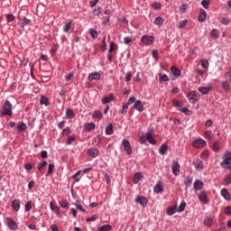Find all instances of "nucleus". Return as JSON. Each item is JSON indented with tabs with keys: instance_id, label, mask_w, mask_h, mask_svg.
Returning a JSON list of instances; mask_svg holds the SVG:
<instances>
[{
	"instance_id": "nucleus-1",
	"label": "nucleus",
	"mask_w": 231,
	"mask_h": 231,
	"mask_svg": "<svg viewBox=\"0 0 231 231\" xmlns=\"http://www.w3.org/2000/svg\"><path fill=\"white\" fill-rule=\"evenodd\" d=\"M0 115H2V116H12L14 115V112H12V103L5 100Z\"/></svg>"
},
{
	"instance_id": "nucleus-2",
	"label": "nucleus",
	"mask_w": 231,
	"mask_h": 231,
	"mask_svg": "<svg viewBox=\"0 0 231 231\" xmlns=\"http://www.w3.org/2000/svg\"><path fill=\"white\" fill-rule=\"evenodd\" d=\"M199 97H200L199 93H197L196 91H190L187 95V98H189L191 104H196V102L199 100Z\"/></svg>"
},
{
	"instance_id": "nucleus-3",
	"label": "nucleus",
	"mask_w": 231,
	"mask_h": 231,
	"mask_svg": "<svg viewBox=\"0 0 231 231\" xmlns=\"http://www.w3.org/2000/svg\"><path fill=\"white\" fill-rule=\"evenodd\" d=\"M152 129L148 128L145 138L149 142V143H151L152 145H156V140L154 139V136H152Z\"/></svg>"
},
{
	"instance_id": "nucleus-4",
	"label": "nucleus",
	"mask_w": 231,
	"mask_h": 231,
	"mask_svg": "<svg viewBox=\"0 0 231 231\" xmlns=\"http://www.w3.org/2000/svg\"><path fill=\"white\" fill-rule=\"evenodd\" d=\"M122 145L125 148V151L127 154H133V147H131V143L127 139L122 141Z\"/></svg>"
},
{
	"instance_id": "nucleus-5",
	"label": "nucleus",
	"mask_w": 231,
	"mask_h": 231,
	"mask_svg": "<svg viewBox=\"0 0 231 231\" xmlns=\"http://www.w3.org/2000/svg\"><path fill=\"white\" fill-rule=\"evenodd\" d=\"M135 203H139L141 207H143V208H145V207H147V203H149V200L147 199V198L138 195L135 198Z\"/></svg>"
},
{
	"instance_id": "nucleus-6",
	"label": "nucleus",
	"mask_w": 231,
	"mask_h": 231,
	"mask_svg": "<svg viewBox=\"0 0 231 231\" xmlns=\"http://www.w3.org/2000/svg\"><path fill=\"white\" fill-rule=\"evenodd\" d=\"M141 41L144 44L151 46V45L154 44V36L143 35V36H142Z\"/></svg>"
},
{
	"instance_id": "nucleus-7",
	"label": "nucleus",
	"mask_w": 231,
	"mask_h": 231,
	"mask_svg": "<svg viewBox=\"0 0 231 231\" xmlns=\"http://www.w3.org/2000/svg\"><path fill=\"white\" fill-rule=\"evenodd\" d=\"M231 166V152H228L226 157L221 162V167L224 169H230Z\"/></svg>"
},
{
	"instance_id": "nucleus-8",
	"label": "nucleus",
	"mask_w": 231,
	"mask_h": 231,
	"mask_svg": "<svg viewBox=\"0 0 231 231\" xmlns=\"http://www.w3.org/2000/svg\"><path fill=\"white\" fill-rule=\"evenodd\" d=\"M193 147H197L198 149L201 147H205L207 145V142L203 140L202 138H199L193 141Z\"/></svg>"
},
{
	"instance_id": "nucleus-9",
	"label": "nucleus",
	"mask_w": 231,
	"mask_h": 231,
	"mask_svg": "<svg viewBox=\"0 0 231 231\" xmlns=\"http://www.w3.org/2000/svg\"><path fill=\"white\" fill-rule=\"evenodd\" d=\"M153 192H155V194H162V192H163V183L162 182V180H158L156 185L153 188Z\"/></svg>"
},
{
	"instance_id": "nucleus-10",
	"label": "nucleus",
	"mask_w": 231,
	"mask_h": 231,
	"mask_svg": "<svg viewBox=\"0 0 231 231\" xmlns=\"http://www.w3.org/2000/svg\"><path fill=\"white\" fill-rule=\"evenodd\" d=\"M171 171L175 176L180 174V162H178V161L172 162Z\"/></svg>"
},
{
	"instance_id": "nucleus-11",
	"label": "nucleus",
	"mask_w": 231,
	"mask_h": 231,
	"mask_svg": "<svg viewBox=\"0 0 231 231\" xmlns=\"http://www.w3.org/2000/svg\"><path fill=\"white\" fill-rule=\"evenodd\" d=\"M198 21L199 23H205V21H207V11H205L203 8H200Z\"/></svg>"
},
{
	"instance_id": "nucleus-12",
	"label": "nucleus",
	"mask_w": 231,
	"mask_h": 231,
	"mask_svg": "<svg viewBox=\"0 0 231 231\" xmlns=\"http://www.w3.org/2000/svg\"><path fill=\"white\" fill-rule=\"evenodd\" d=\"M26 129H28L26 123H24V122L17 123V125H16L17 133H23V131H26Z\"/></svg>"
},
{
	"instance_id": "nucleus-13",
	"label": "nucleus",
	"mask_w": 231,
	"mask_h": 231,
	"mask_svg": "<svg viewBox=\"0 0 231 231\" xmlns=\"http://www.w3.org/2000/svg\"><path fill=\"white\" fill-rule=\"evenodd\" d=\"M220 194H221L222 198H224V199H226V201L231 200L230 192H228V189H226V188L221 189Z\"/></svg>"
},
{
	"instance_id": "nucleus-14",
	"label": "nucleus",
	"mask_w": 231,
	"mask_h": 231,
	"mask_svg": "<svg viewBox=\"0 0 231 231\" xmlns=\"http://www.w3.org/2000/svg\"><path fill=\"white\" fill-rule=\"evenodd\" d=\"M178 205H175L173 207H168L166 208V214L167 216H174L176 212H178Z\"/></svg>"
},
{
	"instance_id": "nucleus-15",
	"label": "nucleus",
	"mask_w": 231,
	"mask_h": 231,
	"mask_svg": "<svg viewBox=\"0 0 231 231\" xmlns=\"http://www.w3.org/2000/svg\"><path fill=\"white\" fill-rule=\"evenodd\" d=\"M12 208H13V210H14L15 212H19L21 208V200L14 199L12 201Z\"/></svg>"
},
{
	"instance_id": "nucleus-16",
	"label": "nucleus",
	"mask_w": 231,
	"mask_h": 231,
	"mask_svg": "<svg viewBox=\"0 0 231 231\" xmlns=\"http://www.w3.org/2000/svg\"><path fill=\"white\" fill-rule=\"evenodd\" d=\"M7 222H8V228L10 230H17V223L14 221L11 217H7Z\"/></svg>"
},
{
	"instance_id": "nucleus-17",
	"label": "nucleus",
	"mask_w": 231,
	"mask_h": 231,
	"mask_svg": "<svg viewBox=\"0 0 231 231\" xmlns=\"http://www.w3.org/2000/svg\"><path fill=\"white\" fill-rule=\"evenodd\" d=\"M113 100H115V95L109 94L107 97H103L101 102L102 104H111Z\"/></svg>"
},
{
	"instance_id": "nucleus-18",
	"label": "nucleus",
	"mask_w": 231,
	"mask_h": 231,
	"mask_svg": "<svg viewBox=\"0 0 231 231\" xmlns=\"http://www.w3.org/2000/svg\"><path fill=\"white\" fill-rule=\"evenodd\" d=\"M134 109H136V111H139V113H142V111H143V104L140 99H137L135 101Z\"/></svg>"
},
{
	"instance_id": "nucleus-19",
	"label": "nucleus",
	"mask_w": 231,
	"mask_h": 231,
	"mask_svg": "<svg viewBox=\"0 0 231 231\" xmlns=\"http://www.w3.org/2000/svg\"><path fill=\"white\" fill-rule=\"evenodd\" d=\"M193 187L196 192H198V190H201V189H203V181L196 180L193 183Z\"/></svg>"
},
{
	"instance_id": "nucleus-20",
	"label": "nucleus",
	"mask_w": 231,
	"mask_h": 231,
	"mask_svg": "<svg viewBox=\"0 0 231 231\" xmlns=\"http://www.w3.org/2000/svg\"><path fill=\"white\" fill-rule=\"evenodd\" d=\"M171 73L175 77V78H172V80H176V79H178V77L181 75V70H180V69L176 67H171Z\"/></svg>"
},
{
	"instance_id": "nucleus-21",
	"label": "nucleus",
	"mask_w": 231,
	"mask_h": 231,
	"mask_svg": "<svg viewBox=\"0 0 231 231\" xmlns=\"http://www.w3.org/2000/svg\"><path fill=\"white\" fill-rule=\"evenodd\" d=\"M212 86L209 87H200L199 88V91L202 94V95H208L210 93V91H212Z\"/></svg>"
},
{
	"instance_id": "nucleus-22",
	"label": "nucleus",
	"mask_w": 231,
	"mask_h": 231,
	"mask_svg": "<svg viewBox=\"0 0 231 231\" xmlns=\"http://www.w3.org/2000/svg\"><path fill=\"white\" fill-rule=\"evenodd\" d=\"M101 76L98 72H92L88 75V80H100Z\"/></svg>"
},
{
	"instance_id": "nucleus-23",
	"label": "nucleus",
	"mask_w": 231,
	"mask_h": 231,
	"mask_svg": "<svg viewBox=\"0 0 231 231\" xmlns=\"http://www.w3.org/2000/svg\"><path fill=\"white\" fill-rule=\"evenodd\" d=\"M88 154L92 156V158H97L98 156V150L97 148H89L88 151Z\"/></svg>"
},
{
	"instance_id": "nucleus-24",
	"label": "nucleus",
	"mask_w": 231,
	"mask_h": 231,
	"mask_svg": "<svg viewBox=\"0 0 231 231\" xmlns=\"http://www.w3.org/2000/svg\"><path fill=\"white\" fill-rule=\"evenodd\" d=\"M192 177L187 176L184 180V185L186 189H189V187H192Z\"/></svg>"
},
{
	"instance_id": "nucleus-25",
	"label": "nucleus",
	"mask_w": 231,
	"mask_h": 231,
	"mask_svg": "<svg viewBox=\"0 0 231 231\" xmlns=\"http://www.w3.org/2000/svg\"><path fill=\"white\" fill-rule=\"evenodd\" d=\"M199 201H202V203H208V200H207V192L201 191L199 194Z\"/></svg>"
},
{
	"instance_id": "nucleus-26",
	"label": "nucleus",
	"mask_w": 231,
	"mask_h": 231,
	"mask_svg": "<svg viewBox=\"0 0 231 231\" xmlns=\"http://www.w3.org/2000/svg\"><path fill=\"white\" fill-rule=\"evenodd\" d=\"M167 151H169V145L167 144H162L160 148H159V152L160 154H162V156L167 154Z\"/></svg>"
},
{
	"instance_id": "nucleus-27",
	"label": "nucleus",
	"mask_w": 231,
	"mask_h": 231,
	"mask_svg": "<svg viewBox=\"0 0 231 231\" xmlns=\"http://www.w3.org/2000/svg\"><path fill=\"white\" fill-rule=\"evenodd\" d=\"M66 117L69 120H71V118H75V112L71 108H67L66 109Z\"/></svg>"
},
{
	"instance_id": "nucleus-28",
	"label": "nucleus",
	"mask_w": 231,
	"mask_h": 231,
	"mask_svg": "<svg viewBox=\"0 0 231 231\" xmlns=\"http://www.w3.org/2000/svg\"><path fill=\"white\" fill-rule=\"evenodd\" d=\"M40 104L48 107V106H50V99H48V97H46L45 96H42Z\"/></svg>"
},
{
	"instance_id": "nucleus-29",
	"label": "nucleus",
	"mask_w": 231,
	"mask_h": 231,
	"mask_svg": "<svg viewBox=\"0 0 231 231\" xmlns=\"http://www.w3.org/2000/svg\"><path fill=\"white\" fill-rule=\"evenodd\" d=\"M187 208V202L182 200L179 207H177V212H185V208Z\"/></svg>"
},
{
	"instance_id": "nucleus-30",
	"label": "nucleus",
	"mask_w": 231,
	"mask_h": 231,
	"mask_svg": "<svg viewBox=\"0 0 231 231\" xmlns=\"http://www.w3.org/2000/svg\"><path fill=\"white\" fill-rule=\"evenodd\" d=\"M98 231H111L113 230V226L111 225H104L99 227H97Z\"/></svg>"
},
{
	"instance_id": "nucleus-31",
	"label": "nucleus",
	"mask_w": 231,
	"mask_h": 231,
	"mask_svg": "<svg viewBox=\"0 0 231 231\" xmlns=\"http://www.w3.org/2000/svg\"><path fill=\"white\" fill-rule=\"evenodd\" d=\"M95 129V123H87L84 125V131H93Z\"/></svg>"
},
{
	"instance_id": "nucleus-32",
	"label": "nucleus",
	"mask_w": 231,
	"mask_h": 231,
	"mask_svg": "<svg viewBox=\"0 0 231 231\" xmlns=\"http://www.w3.org/2000/svg\"><path fill=\"white\" fill-rule=\"evenodd\" d=\"M143 178L142 172H136L134 176V183H138Z\"/></svg>"
},
{
	"instance_id": "nucleus-33",
	"label": "nucleus",
	"mask_w": 231,
	"mask_h": 231,
	"mask_svg": "<svg viewBox=\"0 0 231 231\" xmlns=\"http://www.w3.org/2000/svg\"><path fill=\"white\" fill-rule=\"evenodd\" d=\"M46 165H48V162H46V161L39 162L38 166H37L39 172H42V169H44V167H46Z\"/></svg>"
},
{
	"instance_id": "nucleus-34",
	"label": "nucleus",
	"mask_w": 231,
	"mask_h": 231,
	"mask_svg": "<svg viewBox=\"0 0 231 231\" xmlns=\"http://www.w3.org/2000/svg\"><path fill=\"white\" fill-rule=\"evenodd\" d=\"M106 134H113L114 131H113V124H108V125L106 127L105 129Z\"/></svg>"
},
{
	"instance_id": "nucleus-35",
	"label": "nucleus",
	"mask_w": 231,
	"mask_h": 231,
	"mask_svg": "<svg viewBox=\"0 0 231 231\" xmlns=\"http://www.w3.org/2000/svg\"><path fill=\"white\" fill-rule=\"evenodd\" d=\"M222 88L225 91H230V81H222Z\"/></svg>"
},
{
	"instance_id": "nucleus-36",
	"label": "nucleus",
	"mask_w": 231,
	"mask_h": 231,
	"mask_svg": "<svg viewBox=\"0 0 231 231\" xmlns=\"http://www.w3.org/2000/svg\"><path fill=\"white\" fill-rule=\"evenodd\" d=\"M160 78H159V82H169V76H167V74H159Z\"/></svg>"
},
{
	"instance_id": "nucleus-37",
	"label": "nucleus",
	"mask_w": 231,
	"mask_h": 231,
	"mask_svg": "<svg viewBox=\"0 0 231 231\" xmlns=\"http://www.w3.org/2000/svg\"><path fill=\"white\" fill-rule=\"evenodd\" d=\"M89 33H90L92 39H98V32H97V30L91 28V29H89Z\"/></svg>"
},
{
	"instance_id": "nucleus-38",
	"label": "nucleus",
	"mask_w": 231,
	"mask_h": 231,
	"mask_svg": "<svg viewBox=\"0 0 231 231\" xmlns=\"http://www.w3.org/2000/svg\"><path fill=\"white\" fill-rule=\"evenodd\" d=\"M154 24H156L157 26H162V24H163V19L162 18V16H157L154 19Z\"/></svg>"
},
{
	"instance_id": "nucleus-39",
	"label": "nucleus",
	"mask_w": 231,
	"mask_h": 231,
	"mask_svg": "<svg viewBox=\"0 0 231 231\" xmlns=\"http://www.w3.org/2000/svg\"><path fill=\"white\" fill-rule=\"evenodd\" d=\"M30 24V19L24 17L23 20L19 23V25L22 26V28H24V26H28Z\"/></svg>"
},
{
	"instance_id": "nucleus-40",
	"label": "nucleus",
	"mask_w": 231,
	"mask_h": 231,
	"mask_svg": "<svg viewBox=\"0 0 231 231\" xmlns=\"http://www.w3.org/2000/svg\"><path fill=\"white\" fill-rule=\"evenodd\" d=\"M60 208H69V202L68 200L60 201Z\"/></svg>"
},
{
	"instance_id": "nucleus-41",
	"label": "nucleus",
	"mask_w": 231,
	"mask_h": 231,
	"mask_svg": "<svg viewBox=\"0 0 231 231\" xmlns=\"http://www.w3.org/2000/svg\"><path fill=\"white\" fill-rule=\"evenodd\" d=\"M75 207L78 208V210H80L81 212H86V209L84 207H82V204H80V201L76 200Z\"/></svg>"
},
{
	"instance_id": "nucleus-42",
	"label": "nucleus",
	"mask_w": 231,
	"mask_h": 231,
	"mask_svg": "<svg viewBox=\"0 0 231 231\" xmlns=\"http://www.w3.org/2000/svg\"><path fill=\"white\" fill-rule=\"evenodd\" d=\"M204 136L205 138H208V140H212V138H214V135L212 134V131L210 130H207L206 132H204Z\"/></svg>"
},
{
	"instance_id": "nucleus-43",
	"label": "nucleus",
	"mask_w": 231,
	"mask_h": 231,
	"mask_svg": "<svg viewBox=\"0 0 231 231\" xmlns=\"http://www.w3.org/2000/svg\"><path fill=\"white\" fill-rule=\"evenodd\" d=\"M71 29V22H69L67 23L64 24L63 26V32L65 33H68V32H69V30Z\"/></svg>"
},
{
	"instance_id": "nucleus-44",
	"label": "nucleus",
	"mask_w": 231,
	"mask_h": 231,
	"mask_svg": "<svg viewBox=\"0 0 231 231\" xmlns=\"http://www.w3.org/2000/svg\"><path fill=\"white\" fill-rule=\"evenodd\" d=\"M180 113H184V115H187L188 116H190L192 115V111L190 109H188L187 107H182L180 109Z\"/></svg>"
},
{
	"instance_id": "nucleus-45",
	"label": "nucleus",
	"mask_w": 231,
	"mask_h": 231,
	"mask_svg": "<svg viewBox=\"0 0 231 231\" xmlns=\"http://www.w3.org/2000/svg\"><path fill=\"white\" fill-rule=\"evenodd\" d=\"M196 169H203V161L198 159L195 162Z\"/></svg>"
},
{
	"instance_id": "nucleus-46",
	"label": "nucleus",
	"mask_w": 231,
	"mask_h": 231,
	"mask_svg": "<svg viewBox=\"0 0 231 231\" xmlns=\"http://www.w3.org/2000/svg\"><path fill=\"white\" fill-rule=\"evenodd\" d=\"M213 220L210 217H206L204 220L205 226H212Z\"/></svg>"
},
{
	"instance_id": "nucleus-47",
	"label": "nucleus",
	"mask_w": 231,
	"mask_h": 231,
	"mask_svg": "<svg viewBox=\"0 0 231 231\" xmlns=\"http://www.w3.org/2000/svg\"><path fill=\"white\" fill-rule=\"evenodd\" d=\"M53 171H55V164H49L48 165V170H47V174H53Z\"/></svg>"
},
{
	"instance_id": "nucleus-48",
	"label": "nucleus",
	"mask_w": 231,
	"mask_h": 231,
	"mask_svg": "<svg viewBox=\"0 0 231 231\" xmlns=\"http://www.w3.org/2000/svg\"><path fill=\"white\" fill-rule=\"evenodd\" d=\"M201 5H202L203 8H205L207 10L208 8V6L210 5V0H202Z\"/></svg>"
},
{
	"instance_id": "nucleus-49",
	"label": "nucleus",
	"mask_w": 231,
	"mask_h": 231,
	"mask_svg": "<svg viewBox=\"0 0 231 231\" xmlns=\"http://www.w3.org/2000/svg\"><path fill=\"white\" fill-rule=\"evenodd\" d=\"M62 136H68V134H71V130L69 129V127H66L65 129L62 130L61 133Z\"/></svg>"
},
{
	"instance_id": "nucleus-50",
	"label": "nucleus",
	"mask_w": 231,
	"mask_h": 231,
	"mask_svg": "<svg viewBox=\"0 0 231 231\" xmlns=\"http://www.w3.org/2000/svg\"><path fill=\"white\" fill-rule=\"evenodd\" d=\"M211 37H214L215 39H217L219 37V32H217L216 29H213L210 32Z\"/></svg>"
},
{
	"instance_id": "nucleus-51",
	"label": "nucleus",
	"mask_w": 231,
	"mask_h": 231,
	"mask_svg": "<svg viewBox=\"0 0 231 231\" xmlns=\"http://www.w3.org/2000/svg\"><path fill=\"white\" fill-rule=\"evenodd\" d=\"M106 48H107V43L106 42V36H104L102 40V45H101L102 51H106Z\"/></svg>"
},
{
	"instance_id": "nucleus-52",
	"label": "nucleus",
	"mask_w": 231,
	"mask_h": 231,
	"mask_svg": "<svg viewBox=\"0 0 231 231\" xmlns=\"http://www.w3.org/2000/svg\"><path fill=\"white\" fill-rule=\"evenodd\" d=\"M115 46H116V43H115V42H111L108 48V53H113V51H115Z\"/></svg>"
},
{
	"instance_id": "nucleus-53",
	"label": "nucleus",
	"mask_w": 231,
	"mask_h": 231,
	"mask_svg": "<svg viewBox=\"0 0 231 231\" xmlns=\"http://www.w3.org/2000/svg\"><path fill=\"white\" fill-rule=\"evenodd\" d=\"M188 6L189 5H187V4H183L181 6L179 7L180 12H181V14H186Z\"/></svg>"
},
{
	"instance_id": "nucleus-54",
	"label": "nucleus",
	"mask_w": 231,
	"mask_h": 231,
	"mask_svg": "<svg viewBox=\"0 0 231 231\" xmlns=\"http://www.w3.org/2000/svg\"><path fill=\"white\" fill-rule=\"evenodd\" d=\"M98 219V215H93L92 217H88L86 219L87 223L92 222V221H97Z\"/></svg>"
},
{
	"instance_id": "nucleus-55",
	"label": "nucleus",
	"mask_w": 231,
	"mask_h": 231,
	"mask_svg": "<svg viewBox=\"0 0 231 231\" xmlns=\"http://www.w3.org/2000/svg\"><path fill=\"white\" fill-rule=\"evenodd\" d=\"M93 116L94 118H102L104 116V114H102V112L100 111H95L93 113Z\"/></svg>"
},
{
	"instance_id": "nucleus-56",
	"label": "nucleus",
	"mask_w": 231,
	"mask_h": 231,
	"mask_svg": "<svg viewBox=\"0 0 231 231\" xmlns=\"http://www.w3.org/2000/svg\"><path fill=\"white\" fill-rule=\"evenodd\" d=\"M224 184L230 185L231 184V175H227L224 178Z\"/></svg>"
},
{
	"instance_id": "nucleus-57",
	"label": "nucleus",
	"mask_w": 231,
	"mask_h": 231,
	"mask_svg": "<svg viewBox=\"0 0 231 231\" xmlns=\"http://www.w3.org/2000/svg\"><path fill=\"white\" fill-rule=\"evenodd\" d=\"M124 42H125V44H131V42H133V37H131V36L125 37Z\"/></svg>"
},
{
	"instance_id": "nucleus-58",
	"label": "nucleus",
	"mask_w": 231,
	"mask_h": 231,
	"mask_svg": "<svg viewBox=\"0 0 231 231\" xmlns=\"http://www.w3.org/2000/svg\"><path fill=\"white\" fill-rule=\"evenodd\" d=\"M187 23H189V21L187 20H182L179 23L178 28H185V26H187Z\"/></svg>"
},
{
	"instance_id": "nucleus-59",
	"label": "nucleus",
	"mask_w": 231,
	"mask_h": 231,
	"mask_svg": "<svg viewBox=\"0 0 231 231\" xmlns=\"http://www.w3.org/2000/svg\"><path fill=\"white\" fill-rule=\"evenodd\" d=\"M102 11V7L98 6V7H96L94 10H93V15H100V12Z\"/></svg>"
},
{
	"instance_id": "nucleus-60",
	"label": "nucleus",
	"mask_w": 231,
	"mask_h": 231,
	"mask_svg": "<svg viewBox=\"0 0 231 231\" xmlns=\"http://www.w3.org/2000/svg\"><path fill=\"white\" fill-rule=\"evenodd\" d=\"M152 8H153V10H161L162 9V3L152 4Z\"/></svg>"
},
{
	"instance_id": "nucleus-61",
	"label": "nucleus",
	"mask_w": 231,
	"mask_h": 231,
	"mask_svg": "<svg viewBox=\"0 0 231 231\" xmlns=\"http://www.w3.org/2000/svg\"><path fill=\"white\" fill-rule=\"evenodd\" d=\"M6 19L8 23H12V21H14V19H15V16L12 14H6Z\"/></svg>"
},
{
	"instance_id": "nucleus-62",
	"label": "nucleus",
	"mask_w": 231,
	"mask_h": 231,
	"mask_svg": "<svg viewBox=\"0 0 231 231\" xmlns=\"http://www.w3.org/2000/svg\"><path fill=\"white\" fill-rule=\"evenodd\" d=\"M30 210H32V201H28L25 204V212H30Z\"/></svg>"
},
{
	"instance_id": "nucleus-63",
	"label": "nucleus",
	"mask_w": 231,
	"mask_h": 231,
	"mask_svg": "<svg viewBox=\"0 0 231 231\" xmlns=\"http://www.w3.org/2000/svg\"><path fill=\"white\" fill-rule=\"evenodd\" d=\"M172 105L174 107H180L181 102H180L178 99H173L172 100Z\"/></svg>"
},
{
	"instance_id": "nucleus-64",
	"label": "nucleus",
	"mask_w": 231,
	"mask_h": 231,
	"mask_svg": "<svg viewBox=\"0 0 231 231\" xmlns=\"http://www.w3.org/2000/svg\"><path fill=\"white\" fill-rule=\"evenodd\" d=\"M225 214L226 216H231V207H226L225 208Z\"/></svg>"
}]
</instances>
